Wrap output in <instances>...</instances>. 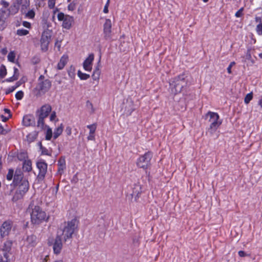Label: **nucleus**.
Here are the masks:
<instances>
[{
  "label": "nucleus",
  "instance_id": "f257e3e1",
  "mask_svg": "<svg viewBox=\"0 0 262 262\" xmlns=\"http://www.w3.org/2000/svg\"><path fill=\"white\" fill-rule=\"evenodd\" d=\"M28 210L30 212L31 222L33 224L38 225L43 221H47L49 219L46 212L36 205L34 201L30 203Z\"/></svg>",
  "mask_w": 262,
  "mask_h": 262
},
{
  "label": "nucleus",
  "instance_id": "f03ea898",
  "mask_svg": "<svg viewBox=\"0 0 262 262\" xmlns=\"http://www.w3.org/2000/svg\"><path fill=\"white\" fill-rule=\"evenodd\" d=\"M77 227V221L76 220H72L70 222L65 223L58 229L57 236L62 239L64 242H66L72 237Z\"/></svg>",
  "mask_w": 262,
  "mask_h": 262
},
{
  "label": "nucleus",
  "instance_id": "7ed1b4c3",
  "mask_svg": "<svg viewBox=\"0 0 262 262\" xmlns=\"http://www.w3.org/2000/svg\"><path fill=\"white\" fill-rule=\"evenodd\" d=\"M206 119H208L210 122L208 132L212 135L221 125L222 121L220 120V116L217 113L212 112H208L205 116Z\"/></svg>",
  "mask_w": 262,
  "mask_h": 262
},
{
  "label": "nucleus",
  "instance_id": "20e7f679",
  "mask_svg": "<svg viewBox=\"0 0 262 262\" xmlns=\"http://www.w3.org/2000/svg\"><path fill=\"white\" fill-rule=\"evenodd\" d=\"M169 84L170 93L173 95H176L181 92L186 82L184 76L180 75L173 79Z\"/></svg>",
  "mask_w": 262,
  "mask_h": 262
},
{
  "label": "nucleus",
  "instance_id": "39448f33",
  "mask_svg": "<svg viewBox=\"0 0 262 262\" xmlns=\"http://www.w3.org/2000/svg\"><path fill=\"white\" fill-rule=\"evenodd\" d=\"M16 192L13 196V201H17L21 199L29 189V183L27 180H24L20 184L17 185Z\"/></svg>",
  "mask_w": 262,
  "mask_h": 262
},
{
  "label": "nucleus",
  "instance_id": "423d86ee",
  "mask_svg": "<svg viewBox=\"0 0 262 262\" xmlns=\"http://www.w3.org/2000/svg\"><path fill=\"white\" fill-rule=\"evenodd\" d=\"M57 19L59 21H62V27L67 30L71 28L74 21V17L69 15H66L62 12H59L57 15Z\"/></svg>",
  "mask_w": 262,
  "mask_h": 262
},
{
  "label": "nucleus",
  "instance_id": "0eeeda50",
  "mask_svg": "<svg viewBox=\"0 0 262 262\" xmlns=\"http://www.w3.org/2000/svg\"><path fill=\"white\" fill-rule=\"evenodd\" d=\"M38 83L36 88L39 93H45L51 86V82L48 79H45L44 76L40 75L38 78Z\"/></svg>",
  "mask_w": 262,
  "mask_h": 262
},
{
  "label": "nucleus",
  "instance_id": "6e6552de",
  "mask_svg": "<svg viewBox=\"0 0 262 262\" xmlns=\"http://www.w3.org/2000/svg\"><path fill=\"white\" fill-rule=\"evenodd\" d=\"M23 0H16L13 5L9 9H6L1 11V18H6L10 14L16 13L19 9V6L23 3Z\"/></svg>",
  "mask_w": 262,
  "mask_h": 262
},
{
  "label": "nucleus",
  "instance_id": "1a4fd4ad",
  "mask_svg": "<svg viewBox=\"0 0 262 262\" xmlns=\"http://www.w3.org/2000/svg\"><path fill=\"white\" fill-rule=\"evenodd\" d=\"M152 158V154L147 152L144 155L139 157L137 162V165L141 168L147 169L150 165V160Z\"/></svg>",
  "mask_w": 262,
  "mask_h": 262
},
{
  "label": "nucleus",
  "instance_id": "9d476101",
  "mask_svg": "<svg viewBox=\"0 0 262 262\" xmlns=\"http://www.w3.org/2000/svg\"><path fill=\"white\" fill-rule=\"evenodd\" d=\"M12 243L7 241L4 243L2 249L3 257L1 258V262H10L12 256L11 247Z\"/></svg>",
  "mask_w": 262,
  "mask_h": 262
},
{
  "label": "nucleus",
  "instance_id": "9b49d317",
  "mask_svg": "<svg viewBox=\"0 0 262 262\" xmlns=\"http://www.w3.org/2000/svg\"><path fill=\"white\" fill-rule=\"evenodd\" d=\"M112 23L111 19H106L103 26L104 38L106 40H110L112 37Z\"/></svg>",
  "mask_w": 262,
  "mask_h": 262
},
{
  "label": "nucleus",
  "instance_id": "f8f14e48",
  "mask_svg": "<svg viewBox=\"0 0 262 262\" xmlns=\"http://www.w3.org/2000/svg\"><path fill=\"white\" fill-rule=\"evenodd\" d=\"M50 38L51 34L48 31H44L42 33L40 39V46L42 51H46L48 50Z\"/></svg>",
  "mask_w": 262,
  "mask_h": 262
},
{
  "label": "nucleus",
  "instance_id": "ddd939ff",
  "mask_svg": "<svg viewBox=\"0 0 262 262\" xmlns=\"http://www.w3.org/2000/svg\"><path fill=\"white\" fill-rule=\"evenodd\" d=\"M36 166L39 169L38 178L39 179H43L47 171V164L43 161H39L36 163Z\"/></svg>",
  "mask_w": 262,
  "mask_h": 262
},
{
  "label": "nucleus",
  "instance_id": "4468645a",
  "mask_svg": "<svg viewBox=\"0 0 262 262\" xmlns=\"http://www.w3.org/2000/svg\"><path fill=\"white\" fill-rule=\"evenodd\" d=\"M12 222L10 220L4 222L1 225V236L8 235L11 230Z\"/></svg>",
  "mask_w": 262,
  "mask_h": 262
},
{
  "label": "nucleus",
  "instance_id": "2eb2a0df",
  "mask_svg": "<svg viewBox=\"0 0 262 262\" xmlns=\"http://www.w3.org/2000/svg\"><path fill=\"white\" fill-rule=\"evenodd\" d=\"M142 192V188L141 185L138 184L135 185L133 193H132V201H137Z\"/></svg>",
  "mask_w": 262,
  "mask_h": 262
},
{
  "label": "nucleus",
  "instance_id": "dca6fc26",
  "mask_svg": "<svg viewBox=\"0 0 262 262\" xmlns=\"http://www.w3.org/2000/svg\"><path fill=\"white\" fill-rule=\"evenodd\" d=\"M94 59V56L93 54H91L84 60L83 67L84 69L87 71H91L92 69V62Z\"/></svg>",
  "mask_w": 262,
  "mask_h": 262
},
{
  "label": "nucleus",
  "instance_id": "f3484780",
  "mask_svg": "<svg viewBox=\"0 0 262 262\" xmlns=\"http://www.w3.org/2000/svg\"><path fill=\"white\" fill-rule=\"evenodd\" d=\"M62 239L56 236L55 242L53 244V250L54 253L58 254L60 253L62 248Z\"/></svg>",
  "mask_w": 262,
  "mask_h": 262
},
{
  "label": "nucleus",
  "instance_id": "a211bd4d",
  "mask_svg": "<svg viewBox=\"0 0 262 262\" xmlns=\"http://www.w3.org/2000/svg\"><path fill=\"white\" fill-rule=\"evenodd\" d=\"M125 113L126 115H129L134 110V105L133 100L130 99L126 100V103H124Z\"/></svg>",
  "mask_w": 262,
  "mask_h": 262
},
{
  "label": "nucleus",
  "instance_id": "6ab92c4d",
  "mask_svg": "<svg viewBox=\"0 0 262 262\" xmlns=\"http://www.w3.org/2000/svg\"><path fill=\"white\" fill-rule=\"evenodd\" d=\"M52 107L49 104L43 105L40 110L39 116L43 118H46L51 112Z\"/></svg>",
  "mask_w": 262,
  "mask_h": 262
},
{
  "label": "nucleus",
  "instance_id": "aec40b11",
  "mask_svg": "<svg viewBox=\"0 0 262 262\" xmlns=\"http://www.w3.org/2000/svg\"><path fill=\"white\" fill-rule=\"evenodd\" d=\"M35 123V119L33 116L28 115L24 117L23 119V124L26 126H29L34 124Z\"/></svg>",
  "mask_w": 262,
  "mask_h": 262
},
{
  "label": "nucleus",
  "instance_id": "412c9836",
  "mask_svg": "<svg viewBox=\"0 0 262 262\" xmlns=\"http://www.w3.org/2000/svg\"><path fill=\"white\" fill-rule=\"evenodd\" d=\"M24 179L20 170H16L14 176V182L16 185L20 184Z\"/></svg>",
  "mask_w": 262,
  "mask_h": 262
},
{
  "label": "nucleus",
  "instance_id": "4be33fe9",
  "mask_svg": "<svg viewBox=\"0 0 262 262\" xmlns=\"http://www.w3.org/2000/svg\"><path fill=\"white\" fill-rule=\"evenodd\" d=\"M68 60V57L67 55H63L60 59L59 62L57 64V68L59 70H62L66 64H67Z\"/></svg>",
  "mask_w": 262,
  "mask_h": 262
},
{
  "label": "nucleus",
  "instance_id": "5701e85b",
  "mask_svg": "<svg viewBox=\"0 0 262 262\" xmlns=\"http://www.w3.org/2000/svg\"><path fill=\"white\" fill-rule=\"evenodd\" d=\"M36 236L33 235L28 236L26 239L27 245L30 247H34L36 244Z\"/></svg>",
  "mask_w": 262,
  "mask_h": 262
},
{
  "label": "nucleus",
  "instance_id": "b1692460",
  "mask_svg": "<svg viewBox=\"0 0 262 262\" xmlns=\"http://www.w3.org/2000/svg\"><path fill=\"white\" fill-rule=\"evenodd\" d=\"M63 129V125L61 123L55 130L53 133V138H57L62 133Z\"/></svg>",
  "mask_w": 262,
  "mask_h": 262
},
{
  "label": "nucleus",
  "instance_id": "393cba45",
  "mask_svg": "<svg viewBox=\"0 0 262 262\" xmlns=\"http://www.w3.org/2000/svg\"><path fill=\"white\" fill-rule=\"evenodd\" d=\"M18 77H19V71L17 68H14L13 75L12 77H10L9 78L7 79L6 80V81H8V82H13V81H15L17 79H18Z\"/></svg>",
  "mask_w": 262,
  "mask_h": 262
},
{
  "label": "nucleus",
  "instance_id": "a878e982",
  "mask_svg": "<svg viewBox=\"0 0 262 262\" xmlns=\"http://www.w3.org/2000/svg\"><path fill=\"white\" fill-rule=\"evenodd\" d=\"M4 115H1V118L2 119L3 121L6 122L11 116V115L10 113V111L9 109L5 108L4 110Z\"/></svg>",
  "mask_w": 262,
  "mask_h": 262
},
{
  "label": "nucleus",
  "instance_id": "bb28decb",
  "mask_svg": "<svg viewBox=\"0 0 262 262\" xmlns=\"http://www.w3.org/2000/svg\"><path fill=\"white\" fill-rule=\"evenodd\" d=\"M23 169L26 171H30L32 170V163L30 160H25L24 162Z\"/></svg>",
  "mask_w": 262,
  "mask_h": 262
},
{
  "label": "nucleus",
  "instance_id": "cd10ccee",
  "mask_svg": "<svg viewBox=\"0 0 262 262\" xmlns=\"http://www.w3.org/2000/svg\"><path fill=\"white\" fill-rule=\"evenodd\" d=\"M66 167L65 161L63 159H60L58 161V171L60 174L62 173Z\"/></svg>",
  "mask_w": 262,
  "mask_h": 262
},
{
  "label": "nucleus",
  "instance_id": "c85d7f7f",
  "mask_svg": "<svg viewBox=\"0 0 262 262\" xmlns=\"http://www.w3.org/2000/svg\"><path fill=\"white\" fill-rule=\"evenodd\" d=\"M30 2L29 0H23L21 5V13H25L26 10L29 7Z\"/></svg>",
  "mask_w": 262,
  "mask_h": 262
},
{
  "label": "nucleus",
  "instance_id": "c756f323",
  "mask_svg": "<svg viewBox=\"0 0 262 262\" xmlns=\"http://www.w3.org/2000/svg\"><path fill=\"white\" fill-rule=\"evenodd\" d=\"M78 4V2L77 0H74L71 3L69 4L68 7V9L69 11H73L75 9Z\"/></svg>",
  "mask_w": 262,
  "mask_h": 262
},
{
  "label": "nucleus",
  "instance_id": "7c9ffc66",
  "mask_svg": "<svg viewBox=\"0 0 262 262\" xmlns=\"http://www.w3.org/2000/svg\"><path fill=\"white\" fill-rule=\"evenodd\" d=\"M100 75V71L99 69L98 68L94 70L93 74L92 75L93 79L95 81L98 80L99 79Z\"/></svg>",
  "mask_w": 262,
  "mask_h": 262
},
{
  "label": "nucleus",
  "instance_id": "2f4dec72",
  "mask_svg": "<svg viewBox=\"0 0 262 262\" xmlns=\"http://www.w3.org/2000/svg\"><path fill=\"white\" fill-rule=\"evenodd\" d=\"M87 128L90 129V134H95V131L97 128V125L95 123L93 124L87 125Z\"/></svg>",
  "mask_w": 262,
  "mask_h": 262
},
{
  "label": "nucleus",
  "instance_id": "473e14b6",
  "mask_svg": "<svg viewBox=\"0 0 262 262\" xmlns=\"http://www.w3.org/2000/svg\"><path fill=\"white\" fill-rule=\"evenodd\" d=\"M16 54L14 51H11L8 55V60L12 62H14L15 59Z\"/></svg>",
  "mask_w": 262,
  "mask_h": 262
},
{
  "label": "nucleus",
  "instance_id": "72a5a7b5",
  "mask_svg": "<svg viewBox=\"0 0 262 262\" xmlns=\"http://www.w3.org/2000/svg\"><path fill=\"white\" fill-rule=\"evenodd\" d=\"M29 33V31L26 29H18L16 32L17 35L18 36H25Z\"/></svg>",
  "mask_w": 262,
  "mask_h": 262
},
{
  "label": "nucleus",
  "instance_id": "f704fd0d",
  "mask_svg": "<svg viewBox=\"0 0 262 262\" xmlns=\"http://www.w3.org/2000/svg\"><path fill=\"white\" fill-rule=\"evenodd\" d=\"M78 76L82 80H86L90 77V75L85 73H82L81 71H78Z\"/></svg>",
  "mask_w": 262,
  "mask_h": 262
},
{
  "label": "nucleus",
  "instance_id": "c9c22d12",
  "mask_svg": "<svg viewBox=\"0 0 262 262\" xmlns=\"http://www.w3.org/2000/svg\"><path fill=\"white\" fill-rule=\"evenodd\" d=\"M25 14V16L29 18H33L35 16V12L33 10H29L28 12L25 11V13H23Z\"/></svg>",
  "mask_w": 262,
  "mask_h": 262
},
{
  "label": "nucleus",
  "instance_id": "e433bc0d",
  "mask_svg": "<svg viewBox=\"0 0 262 262\" xmlns=\"http://www.w3.org/2000/svg\"><path fill=\"white\" fill-rule=\"evenodd\" d=\"M252 97H253V95H252V93L247 94L244 99L245 103L246 104H248L249 103V102L252 99Z\"/></svg>",
  "mask_w": 262,
  "mask_h": 262
},
{
  "label": "nucleus",
  "instance_id": "4c0bfd02",
  "mask_svg": "<svg viewBox=\"0 0 262 262\" xmlns=\"http://www.w3.org/2000/svg\"><path fill=\"white\" fill-rule=\"evenodd\" d=\"M45 118L40 117L39 116L38 122H37V125L39 127H40L41 128H42L44 125V119Z\"/></svg>",
  "mask_w": 262,
  "mask_h": 262
},
{
  "label": "nucleus",
  "instance_id": "58836bf2",
  "mask_svg": "<svg viewBox=\"0 0 262 262\" xmlns=\"http://www.w3.org/2000/svg\"><path fill=\"white\" fill-rule=\"evenodd\" d=\"M53 135L52 130L51 128H48L46 132V139L48 140L51 139Z\"/></svg>",
  "mask_w": 262,
  "mask_h": 262
},
{
  "label": "nucleus",
  "instance_id": "ea45409f",
  "mask_svg": "<svg viewBox=\"0 0 262 262\" xmlns=\"http://www.w3.org/2000/svg\"><path fill=\"white\" fill-rule=\"evenodd\" d=\"M24 96V92L22 91L17 92L15 94V98L17 100H21Z\"/></svg>",
  "mask_w": 262,
  "mask_h": 262
},
{
  "label": "nucleus",
  "instance_id": "a19ab883",
  "mask_svg": "<svg viewBox=\"0 0 262 262\" xmlns=\"http://www.w3.org/2000/svg\"><path fill=\"white\" fill-rule=\"evenodd\" d=\"M256 30L258 35H262V23H260L257 25Z\"/></svg>",
  "mask_w": 262,
  "mask_h": 262
},
{
  "label": "nucleus",
  "instance_id": "79ce46f5",
  "mask_svg": "<svg viewBox=\"0 0 262 262\" xmlns=\"http://www.w3.org/2000/svg\"><path fill=\"white\" fill-rule=\"evenodd\" d=\"M6 75V69L5 66H1V78Z\"/></svg>",
  "mask_w": 262,
  "mask_h": 262
},
{
  "label": "nucleus",
  "instance_id": "37998d69",
  "mask_svg": "<svg viewBox=\"0 0 262 262\" xmlns=\"http://www.w3.org/2000/svg\"><path fill=\"white\" fill-rule=\"evenodd\" d=\"M13 175V170H9L8 174H7V179L8 180H11L12 179Z\"/></svg>",
  "mask_w": 262,
  "mask_h": 262
},
{
  "label": "nucleus",
  "instance_id": "c03bdc74",
  "mask_svg": "<svg viewBox=\"0 0 262 262\" xmlns=\"http://www.w3.org/2000/svg\"><path fill=\"white\" fill-rule=\"evenodd\" d=\"M235 64V62L234 61H232L230 63L229 66L227 68V71L229 74H231L232 73L231 68Z\"/></svg>",
  "mask_w": 262,
  "mask_h": 262
},
{
  "label": "nucleus",
  "instance_id": "a18cd8bd",
  "mask_svg": "<svg viewBox=\"0 0 262 262\" xmlns=\"http://www.w3.org/2000/svg\"><path fill=\"white\" fill-rule=\"evenodd\" d=\"M244 8H241L238 11H237L235 15L237 17H239L243 15V11Z\"/></svg>",
  "mask_w": 262,
  "mask_h": 262
},
{
  "label": "nucleus",
  "instance_id": "49530a36",
  "mask_svg": "<svg viewBox=\"0 0 262 262\" xmlns=\"http://www.w3.org/2000/svg\"><path fill=\"white\" fill-rule=\"evenodd\" d=\"M55 0H49L48 1V6H49V7H50V8H53L55 6Z\"/></svg>",
  "mask_w": 262,
  "mask_h": 262
},
{
  "label": "nucleus",
  "instance_id": "de8ad7c7",
  "mask_svg": "<svg viewBox=\"0 0 262 262\" xmlns=\"http://www.w3.org/2000/svg\"><path fill=\"white\" fill-rule=\"evenodd\" d=\"M10 131V128H8L7 129H5L3 127L1 126V134H7L8 132Z\"/></svg>",
  "mask_w": 262,
  "mask_h": 262
},
{
  "label": "nucleus",
  "instance_id": "09e8293b",
  "mask_svg": "<svg viewBox=\"0 0 262 262\" xmlns=\"http://www.w3.org/2000/svg\"><path fill=\"white\" fill-rule=\"evenodd\" d=\"M65 132L68 136L72 134V128L70 126H67L66 128Z\"/></svg>",
  "mask_w": 262,
  "mask_h": 262
},
{
  "label": "nucleus",
  "instance_id": "8fccbe9b",
  "mask_svg": "<svg viewBox=\"0 0 262 262\" xmlns=\"http://www.w3.org/2000/svg\"><path fill=\"white\" fill-rule=\"evenodd\" d=\"M74 69L71 68L70 71L68 72V74L70 77L71 78H73L75 76V73H74Z\"/></svg>",
  "mask_w": 262,
  "mask_h": 262
},
{
  "label": "nucleus",
  "instance_id": "3c124183",
  "mask_svg": "<svg viewBox=\"0 0 262 262\" xmlns=\"http://www.w3.org/2000/svg\"><path fill=\"white\" fill-rule=\"evenodd\" d=\"M109 3H110V0H107V3L105 4V5L104 6V9H103V12L105 13H107L108 12V5H109Z\"/></svg>",
  "mask_w": 262,
  "mask_h": 262
},
{
  "label": "nucleus",
  "instance_id": "603ef678",
  "mask_svg": "<svg viewBox=\"0 0 262 262\" xmlns=\"http://www.w3.org/2000/svg\"><path fill=\"white\" fill-rule=\"evenodd\" d=\"M16 89L15 86L13 85L11 86V88H9L6 91V94H8L10 93L11 92H12L13 91H14Z\"/></svg>",
  "mask_w": 262,
  "mask_h": 262
},
{
  "label": "nucleus",
  "instance_id": "864d4df0",
  "mask_svg": "<svg viewBox=\"0 0 262 262\" xmlns=\"http://www.w3.org/2000/svg\"><path fill=\"white\" fill-rule=\"evenodd\" d=\"M23 25L24 27H25L27 28H30V27H31V24L28 21H23Z\"/></svg>",
  "mask_w": 262,
  "mask_h": 262
},
{
  "label": "nucleus",
  "instance_id": "5fc2aeb1",
  "mask_svg": "<svg viewBox=\"0 0 262 262\" xmlns=\"http://www.w3.org/2000/svg\"><path fill=\"white\" fill-rule=\"evenodd\" d=\"M88 140H95V134H90L89 133V136H88Z\"/></svg>",
  "mask_w": 262,
  "mask_h": 262
},
{
  "label": "nucleus",
  "instance_id": "6e6d98bb",
  "mask_svg": "<svg viewBox=\"0 0 262 262\" xmlns=\"http://www.w3.org/2000/svg\"><path fill=\"white\" fill-rule=\"evenodd\" d=\"M56 117V113L55 112H53L51 116H50V120L51 121H53L54 120V119H55Z\"/></svg>",
  "mask_w": 262,
  "mask_h": 262
},
{
  "label": "nucleus",
  "instance_id": "4d7b16f0",
  "mask_svg": "<svg viewBox=\"0 0 262 262\" xmlns=\"http://www.w3.org/2000/svg\"><path fill=\"white\" fill-rule=\"evenodd\" d=\"M26 157V154L25 152H21L18 155V157L19 159L21 160L23 158H25Z\"/></svg>",
  "mask_w": 262,
  "mask_h": 262
},
{
  "label": "nucleus",
  "instance_id": "13d9d810",
  "mask_svg": "<svg viewBox=\"0 0 262 262\" xmlns=\"http://www.w3.org/2000/svg\"><path fill=\"white\" fill-rule=\"evenodd\" d=\"M40 148L41 149V151H42V154H44V155H49V154L48 152V150H47L45 148H43L42 146L41 145L40 146Z\"/></svg>",
  "mask_w": 262,
  "mask_h": 262
},
{
  "label": "nucleus",
  "instance_id": "bf43d9fd",
  "mask_svg": "<svg viewBox=\"0 0 262 262\" xmlns=\"http://www.w3.org/2000/svg\"><path fill=\"white\" fill-rule=\"evenodd\" d=\"M246 59L249 60H251L252 62L253 63L254 61L252 60V57L251 54L249 52H248L246 55Z\"/></svg>",
  "mask_w": 262,
  "mask_h": 262
},
{
  "label": "nucleus",
  "instance_id": "052dcab7",
  "mask_svg": "<svg viewBox=\"0 0 262 262\" xmlns=\"http://www.w3.org/2000/svg\"><path fill=\"white\" fill-rule=\"evenodd\" d=\"M1 5L3 6V7L5 8H7L9 6V3L5 1H3L1 2Z\"/></svg>",
  "mask_w": 262,
  "mask_h": 262
},
{
  "label": "nucleus",
  "instance_id": "680f3d73",
  "mask_svg": "<svg viewBox=\"0 0 262 262\" xmlns=\"http://www.w3.org/2000/svg\"><path fill=\"white\" fill-rule=\"evenodd\" d=\"M238 255L241 257H244L247 255V254L245 253L243 251H238Z\"/></svg>",
  "mask_w": 262,
  "mask_h": 262
},
{
  "label": "nucleus",
  "instance_id": "e2e57ef3",
  "mask_svg": "<svg viewBox=\"0 0 262 262\" xmlns=\"http://www.w3.org/2000/svg\"><path fill=\"white\" fill-rule=\"evenodd\" d=\"M23 83L21 82V81L20 80H19L18 81H17L15 84L14 85L15 86V88L16 89L17 88L19 87V86H20Z\"/></svg>",
  "mask_w": 262,
  "mask_h": 262
},
{
  "label": "nucleus",
  "instance_id": "0e129e2a",
  "mask_svg": "<svg viewBox=\"0 0 262 262\" xmlns=\"http://www.w3.org/2000/svg\"><path fill=\"white\" fill-rule=\"evenodd\" d=\"M255 21L257 23H259V24L262 23H261V18L260 17H255Z\"/></svg>",
  "mask_w": 262,
  "mask_h": 262
},
{
  "label": "nucleus",
  "instance_id": "69168bd1",
  "mask_svg": "<svg viewBox=\"0 0 262 262\" xmlns=\"http://www.w3.org/2000/svg\"><path fill=\"white\" fill-rule=\"evenodd\" d=\"M23 84L24 83H25L27 81V78L26 77H23V78H21L20 80H19Z\"/></svg>",
  "mask_w": 262,
  "mask_h": 262
},
{
  "label": "nucleus",
  "instance_id": "338daca9",
  "mask_svg": "<svg viewBox=\"0 0 262 262\" xmlns=\"http://www.w3.org/2000/svg\"><path fill=\"white\" fill-rule=\"evenodd\" d=\"M2 52L3 54H6L7 53V50L6 49H4L2 50Z\"/></svg>",
  "mask_w": 262,
  "mask_h": 262
},
{
  "label": "nucleus",
  "instance_id": "774afa93",
  "mask_svg": "<svg viewBox=\"0 0 262 262\" xmlns=\"http://www.w3.org/2000/svg\"><path fill=\"white\" fill-rule=\"evenodd\" d=\"M259 104L262 107V98L259 101Z\"/></svg>",
  "mask_w": 262,
  "mask_h": 262
}]
</instances>
